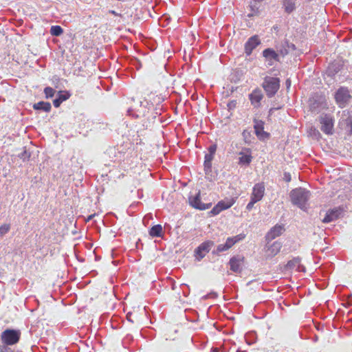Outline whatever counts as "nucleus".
<instances>
[{
	"label": "nucleus",
	"instance_id": "obj_9",
	"mask_svg": "<svg viewBox=\"0 0 352 352\" xmlns=\"http://www.w3.org/2000/svg\"><path fill=\"white\" fill-rule=\"evenodd\" d=\"M261 44V41L258 35H254L248 38L245 44V53L250 56L252 51Z\"/></svg>",
	"mask_w": 352,
	"mask_h": 352
},
{
	"label": "nucleus",
	"instance_id": "obj_29",
	"mask_svg": "<svg viewBox=\"0 0 352 352\" xmlns=\"http://www.w3.org/2000/svg\"><path fill=\"white\" fill-rule=\"evenodd\" d=\"M289 50L286 46V41L282 43L281 46L277 48L276 53H279V56H285L289 53Z\"/></svg>",
	"mask_w": 352,
	"mask_h": 352
},
{
	"label": "nucleus",
	"instance_id": "obj_7",
	"mask_svg": "<svg viewBox=\"0 0 352 352\" xmlns=\"http://www.w3.org/2000/svg\"><path fill=\"white\" fill-rule=\"evenodd\" d=\"M214 245L212 241H207L202 243L195 250V256L200 261L202 259L206 253L209 252L211 248Z\"/></svg>",
	"mask_w": 352,
	"mask_h": 352
},
{
	"label": "nucleus",
	"instance_id": "obj_2",
	"mask_svg": "<svg viewBox=\"0 0 352 352\" xmlns=\"http://www.w3.org/2000/svg\"><path fill=\"white\" fill-rule=\"evenodd\" d=\"M262 87L269 98L273 97L280 88L278 78L266 76L264 78Z\"/></svg>",
	"mask_w": 352,
	"mask_h": 352
},
{
	"label": "nucleus",
	"instance_id": "obj_33",
	"mask_svg": "<svg viewBox=\"0 0 352 352\" xmlns=\"http://www.w3.org/2000/svg\"><path fill=\"white\" fill-rule=\"evenodd\" d=\"M19 157L25 162L30 157V153H28L26 150H24L23 152L19 154Z\"/></svg>",
	"mask_w": 352,
	"mask_h": 352
},
{
	"label": "nucleus",
	"instance_id": "obj_20",
	"mask_svg": "<svg viewBox=\"0 0 352 352\" xmlns=\"http://www.w3.org/2000/svg\"><path fill=\"white\" fill-rule=\"evenodd\" d=\"M324 98H320L319 100L313 99L310 101L309 107L313 112H319L321 108H324Z\"/></svg>",
	"mask_w": 352,
	"mask_h": 352
},
{
	"label": "nucleus",
	"instance_id": "obj_26",
	"mask_svg": "<svg viewBox=\"0 0 352 352\" xmlns=\"http://www.w3.org/2000/svg\"><path fill=\"white\" fill-rule=\"evenodd\" d=\"M162 227L160 224L153 226L149 231V234L153 237H160L162 236Z\"/></svg>",
	"mask_w": 352,
	"mask_h": 352
},
{
	"label": "nucleus",
	"instance_id": "obj_14",
	"mask_svg": "<svg viewBox=\"0 0 352 352\" xmlns=\"http://www.w3.org/2000/svg\"><path fill=\"white\" fill-rule=\"evenodd\" d=\"M243 263V257L240 256H233L230 258L229 264L230 265V270L236 273L241 272L242 268L241 265Z\"/></svg>",
	"mask_w": 352,
	"mask_h": 352
},
{
	"label": "nucleus",
	"instance_id": "obj_43",
	"mask_svg": "<svg viewBox=\"0 0 352 352\" xmlns=\"http://www.w3.org/2000/svg\"><path fill=\"white\" fill-rule=\"evenodd\" d=\"M132 314L131 313H128L127 315H126V318L129 321L131 322H134V320L133 319H132Z\"/></svg>",
	"mask_w": 352,
	"mask_h": 352
},
{
	"label": "nucleus",
	"instance_id": "obj_23",
	"mask_svg": "<svg viewBox=\"0 0 352 352\" xmlns=\"http://www.w3.org/2000/svg\"><path fill=\"white\" fill-rule=\"evenodd\" d=\"M70 97V94L67 91H65L64 94H63L62 91L58 92V97L55 98L53 100V104L55 107H60V104L67 100Z\"/></svg>",
	"mask_w": 352,
	"mask_h": 352
},
{
	"label": "nucleus",
	"instance_id": "obj_27",
	"mask_svg": "<svg viewBox=\"0 0 352 352\" xmlns=\"http://www.w3.org/2000/svg\"><path fill=\"white\" fill-rule=\"evenodd\" d=\"M241 156L239 159V163L241 165H248L252 161V156L250 154H243L241 151L239 153Z\"/></svg>",
	"mask_w": 352,
	"mask_h": 352
},
{
	"label": "nucleus",
	"instance_id": "obj_49",
	"mask_svg": "<svg viewBox=\"0 0 352 352\" xmlns=\"http://www.w3.org/2000/svg\"><path fill=\"white\" fill-rule=\"evenodd\" d=\"M135 61L136 63H138V64H140V62H139V60H135Z\"/></svg>",
	"mask_w": 352,
	"mask_h": 352
},
{
	"label": "nucleus",
	"instance_id": "obj_16",
	"mask_svg": "<svg viewBox=\"0 0 352 352\" xmlns=\"http://www.w3.org/2000/svg\"><path fill=\"white\" fill-rule=\"evenodd\" d=\"M342 210L340 208L332 209L326 214L322 219L323 223H329L337 219L342 214Z\"/></svg>",
	"mask_w": 352,
	"mask_h": 352
},
{
	"label": "nucleus",
	"instance_id": "obj_36",
	"mask_svg": "<svg viewBox=\"0 0 352 352\" xmlns=\"http://www.w3.org/2000/svg\"><path fill=\"white\" fill-rule=\"evenodd\" d=\"M257 201L251 199L250 198V201L248 204L247 206H246V209L248 210V211H250L253 207H254V205L256 203Z\"/></svg>",
	"mask_w": 352,
	"mask_h": 352
},
{
	"label": "nucleus",
	"instance_id": "obj_41",
	"mask_svg": "<svg viewBox=\"0 0 352 352\" xmlns=\"http://www.w3.org/2000/svg\"><path fill=\"white\" fill-rule=\"evenodd\" d=\"M346 122L347 126H349V125H350V126H351V131L352 132V118L349 117V118L346 120Z\"/></svg>",
	"mask_w": 352,
	"mask_h": 352
},
{
	"label": "nucleus",
	"instance_id": "obj_13",
	"mask_svg": "<svg viewBox=\"0 0 352 352\" xmlns=\"http://www.w3.org/2000/svg\"><path fill=\"white\" fill-rule=\"evenodd\" d=\"M263 98V94L260 89H255L250 95L249 99L251 104L255 107L258 108L261 106V101Z\"/></svg>",
	"mask_w": 352,
	"mask_h": 352
},
{
	"label": "nucleus",
	"instance_id": "obj_22",
	"mask_svg": "<svg viewBox=\"0 0 352 352\" xmlns=\"http://www.w3.org/2000/svg\"><path fill=\"white\" fill-rule=\"evenodd\" d=\"M33 108L35 110L43 111L45 112H50L52 106L48 102L41 101L33 104Z\"/></svg>",
	"mask_w": 352,
	"mask_h": 352
},
{
	"label": "nucleus",
	"instance_id": "obj_8",
	"mask_svg": "<svg viewBox=\"0 0 352 352\" xmlns=\"http://www.w3.org/2000/svg\"><path fill=\"white\" fill-rule=\"evenodd\" d=\"M263 56L265 58L269 66L274 65L275 62L280 61L279 53L272 48H267L263 51Z\"/></svg>",
	"mask_w": 352,
	"mask_h": 352
},
{
	"label": "nucleus",
	"instance_id": "obj_30",
	"mask_svg": "<svg viewBox=\"0 0 352 352\" xmlns=\"http://www.w3.org/2000/svg\"><path fill=\"white\" fill-rule=\"evenodd\" d=\"M55 92L56 91L50 87H47L44 89V94L46 98H52L54 96Z\"/></svg>",
	"mask_w": 352,
	"mask_h": 352
},
{
	"label": "nucleus",
	"instance_id": "obj_19",
	"mask_svg": "<svg viewBox=\"0 0 352 352\" xmlns=\"http://www.w3.org/2000/svg\"><path fill=\"white\" fill-rule=\"evenodd\" d=\"M286 267L289 270L295 269L297 271H302L304 267L300 265V258L296 257L288 261Z\"/></svg>",
	"mask_w": 352,
	"mask_h": 352
},
{
	"label": "nucleus",
	"instance_id": "obj_21",
	"mask_svg": "<svg viewBox=\"0 0 352 352\" xmlns=\"http://www.w3.org/2000/svg\"><path fill=\"white\" fill-rule=\"evenodd\" d=\"M250 12L248 14V17L251 18L254 16H258L260 13L258 2L256 0L252 1L249 6Z\"/></svg>",
	"mask_w": 352,
	"mask_h": 352
},
{
	"label": "nucleus",
	"instance_id": "obj_1",
	"mask_svg": "<svg viewBox=\"0 0 352 352\" xmlns=\"http://www.w3.org/2000/svg\"><path fill=\"white\" fill-rule=\"evenodd\" d=\"M309 191L302 188L294 189L290 193L292 204L302 210H305L307 208V204L309 199Z\"/></svg>",
	"mask_w": 352,
	"mask_h": 352
},
{
	"label": "nucleus",
	"instance_id": "obj_48",
	"mask_svg": "<svg viewBox=\"0 0 352 352\" xmlns=\"http://www.w3.org/2000/svg\"><path fill=\"white\" fill-rule=\"evenodd\" d=\"M94 215L95 214H92V215L89 216L88 218H87V221L91 220Z\"/></svg>",
	"mask_w": 352,
	"mask_h": 352
},
{
	"label": "nucleus",
	"instance_id": "obj_24",
	"mask_svg": "<svg viewBox=\"0 0 352 352\" xmlns=\"http://www.w3.org/2000/svg\"><path fill=\"white\" fill-rule=\"evenodd\" d=\"M341 69V65L338 63H331L327 70V74L329 76L333 77L335 76Z\"/></svg>",
	"mask_w": 352,
	"mask_h": 352
},
{
	"label": "nucleus",
	"instance_id": "obj_46",
	"mask_svg": "<svg viewBox=\"0 0 352 352\" xmlns=\"http://www.w3.org/2000/svg\"><path fill=\"white\" fill-rule=\"evenodd\" d=\"M109 13L113 14V15H118V13L116 12H115L114 10H109Z\"/></svg>",
	"mask_w": 352,
	"mask_h": 352
},
{
	"label": "nucleus",
	"instance_id": "obj_42",
	"mask_svg": "<svg viewBox=\"0 0 352 352\" xmlns=\"http://www.w3.org/2000/svg\"><path fill=\"white\" fill-rule=\"evenodd\" d=\"M3 349L5 351V352H14L11 348L9 347L10 345H6L4 344H3Z\"/></svg>",
	"mask_w": 352,
	"mask_h": 352
},
{
	"label": "nucleus",
	"instance_id": "obj_40",
	"mask_svg": "<svg viewBox=\"0 0 352 352\" xmlns=\"http://www.w3.org/2000/svg\"><path fill=\"white\" fill-rule=\"evenodd\" d=\"M284 179L287 182H290L291 181V175L289 173H285Z\"/></svg>",
	"mask_w": 352,
	"mask_h": 352
},
{
	"label": "nucleus",
	"instance_id": "obj_34",
	"mask_svg": "<svg viewBox=\"0 0 352 352\" xmlns=\"http://www.w3.org/2000/svg\"><path fill=\"white\" fill-rule=\"evenodd\" d=\"M242 135L245 142L250 143L251 142V132L248 130H244L242 133Z\"/></svg>",
	"mask_w": 352,
	"mask_h": 352
},
{
	"label": "nucleus",
	"instance_id": "obj_12",
	"mask_svg": "<svg viewBox=\"0 0 352 352\" xmlns=\"http://www.w3.org/2000/svg\"><path fill=\"white\" fill-rule=\"evenodd\" d=\"M234 201L233 199L220 201L210 211L212 215H217L222 210L230 208Z\"/></svg>",
	"mask_w": 352,
	"mask_h": 352
},
{
	"label": "nucleus",
	"instance_id": "obj_39",
	"mask_svg": "<svg viewBox=\"0 0 352 352\" xmlns=\"http://www.w3.org/2000/svg\"><path fill=\"white\" fill-rule=\"evenodd\" d=\"M217 150V146L215 144H212L208 148V153H211L214 155Z\"/></svg>",
	"mask_w": 352,
	"mask_h": 352
},
{
	"label": "nucleus",
	"instance_id": "obj_37",
	"mask_svg": "<svg viewBox=\"0 0 352 352\" xmlns=\"http://www.w3.org/2000/svg\"><path fill=\"white\" fill-rule=\"evenodd\" d=\"M234 241H235V243L243 240L244 238H245V234H238L234 237H232Z\"/></svg>",
	"mask_w": 352,
	"mask_h": 352
},
{
	"label": "nucleus",
	"instance_id": "obj_38",
	"mask_svg": "<svg viewBox=\"0 0 352 352\" xmlns=\"http://www.w3.org/2000/svg\"><path fill=\"white\" fill-rule=\"evenodd\" d=\"M286 46L287 47L289 52L294 51L296 50V46L293 43H290L288 41H286Z\"/></svg>",
	"mask_w": 352,
	"mask_h": 352
},
{
	"label": "nucleus",
	"instance_id": "obj_45",
	"mask_svg": "<svg viewBox=\"0 0 352 352\" xmlns=\"http://www.w3.org/2000/svg\"><path fill=\"white\" fill-rule=\"evenodd\" d=\"M286 85H287V87H290V85H291V81H290V80H289V79H287V80H286Z\"/></svg>",
	"mask_w": 352,
	"mask_h": 352
},
{
	"label": "nucleus",
	"instance_id": "obj_6",
	"mask_svg": "<svg viewBox=\"0 0 352 352\" xmlns=\"http://www.w3.org/2000/svg\"><path fill=\"white\" fill-rule=\"evenodd\" d=\"M188 201L192 207L200 210L208 209L212 206L211 203L204 204L201 201L199 191L195 196L190 195L188 197Z\"/></svg>",
	"mask_w": 352,
	"mask_h": 352
},
{
	"label": "nucleus",
	"instance_id": "obj_4",
	"mask_svg": "<svg viewBox=\"0 0 352 352\" xmlns=\"http://www.w3.org/2000/svg\"><path fill=\"white\" fill-rule=\"evenodd\" d=\"M335 98L338 106L343 108L350 101L351 96L347 88L340 87L336 92Z\"/></svg>",
	"mask_w": 352,
	"mask_h": 352
},
{
	"label": "nucleus",
	"instance_id": "obj_11",
	"mask_svg": "<svg viewBox=\"0 0 352 352\" xmlns=\"http://www.w3.org/2000/svg\"><path fill=\"white\" fill-rule=\"evenodd\" d=\"M265 193V185L264 183H257L256 184L252 189V192L251 194L250 198L256 201L257 202L261 201Z\"/></svg>",
	"mask_w": 352,
	"mask_h": 352
},
{
	"label": "nucleus",
	"instance_id": "obj_17",
	"mask_svg": "<svg viewBox=\"0 0 352 352\" xmlns=\"http://www.w3.org/2000/svg\"><path fill=\"white\" fill-rule=\"evenodd\" d=\"M284 230V228L282 226L276 225L267 232L265 238L267 241H272L276 237L280 236Z\"/></svg>",
	"mask_w": 352,
	"mask_h": 352
},
{
	"label": "nucleus",
	"instance_id": "obj_10",
	"mask_svg": "<svg viewBox=\"0 0 352 352\" xmlns=\"http://www.w3.org/2000/svg\"><path fill=\"white\" fill-rule=\"evenodd\" d=\"M254 129L255 134L260 140H264L269 137V133L264 131V122L262 120L254 118Z\"/></svg>",
	"mask_w": 352,
	"mask_h": 352
},
{
	"label": "nucleus",
	"instance_id": "obj_31",
	"mask_svg": "<svg viewBox=\"0 0 352 352\" xmlns=\"http://www.w3.org/2000/svg\"><path fill=\"white\" fill-rule=\"evenodd\" d=\"M10 230V225L8 223L3 224L0 226V236H3L7 234Z\"/></svg>",
	"mask_w": 352,
	"mask_h": 352
},
{
	"label": "nucleus",
	"instance_id": "obj_3",
	"mask_svg": "<svg viewBox=\"0 0 352 352\" xmlns=\"http://www.w3.org/2000/svg\"><path fill=\"white\" fill-rule=\"evenodd\" d=\"M21 338L20 330L7 329L1 334V340L6 345H14L19 342Z\"/></svg>",
	"mask_w": 352,
	"mask_h": 352
},
{
	"label": "nucleus",
	"instance_id": "obj_47",
	"mask_svg": "<svg viewBox=\"0 0 352 352\" xmlns=\"http://www.w3.org/2000/svg\"><path fill=\"white\" fill-rule=\"evenodd\" d=\"M0 352H5L3 344H0Z\"/></svg>",
	"mask_w": 352,
	"mask_h": 352
},
{
	"label": "nucleus",
	"instance_id": "obj_18",
	"mask_svg": "<svg viewBox=\"0 0 352 352\" xmlns=\"http://www.w3.org/2000/svg\"><path fill=\"white\" fill-rule=\"evenodd\" d=\"M214 155L211 153H206L205 155L204 166L205 174L206 175H209L212 173V161L214 158Z\"/></svg>",
	"mask_w": 352,
	"mask_h": 352
},
{
	"label": "nucleus",
	"instance_id": "obj_15",
	"mask_svg": "<svg viewBox=\"0 0 352 352\" xmlns=\"http://www.w3.org/2000/svg\"><path fill=\"white\" fill-rule=\"evenodd\" d=\"M282 247L280 242L275 241L271 245L267 246L265 250V256L267 258H272L276 256Z\"/></svg>",
	"mask_w": 352,
	"mask_h": 352
},
{
	"label": "nucleus",
	"instance_id": "obj_25",
	"mask_svg": "<svg viewBox=\"0 0 352 352\" xmlns=\"http://www.w3.org/2000/svg\"><path fill=\"white\" fill-rule=\"evenodd\" d=\"M283 6L285 11L290 14L296 9V4L293 0H283Z\"/></svg>",
	"mask_w": 352,
	"mask_h": 352
},
{
	"label": "nucleus",
	"instance_id": "obj_35",
	"mask_svg": "<svg viewBox=\"0 0 352 352\" xmlns=\"http://www.w3.org/2000/svg\"><path fill=\"white\" fill-rule=\"evenodd\" d=\"M235 244V241H234L232 237H229L227 239L226 245V248L230 249L231 247H232Z\"/></svg>",
	"mask_w": 352,
	"mask_h": 352
},
{
	"label": "nucleus",
	"instance_id": "obj_5",
	"mask_svg": "<svg viewBox=\"0 0 352 352\" xmlns=\"http://www.w3.org/2000/svg\"><path fill=\"white\" fill-rule=\"evenodd\" d=\"M320 122L321 124V131L326 134H332L334 124L333 116L330 114H322L320 116Z\"/></svg>",
	"mask_w": 352,
	"mask_h": 352
},
{
	"label": "nucleus",
	"instance_id": "obj_32",
	"mask_svg": "<svg viewBox=\"0 0 352 352\" xmlns=\"http://www.w3.org/2000/svg\"><path fill=\"white\" fill-rule=\"evenodd\" d=\"M229 250L226 248V245L225 244H220L217 247L216 250H214L212 252L213 254H219L220 252H224Z\"/></svg>",
	"mask_w": 352,
	"mask_h": 352
},
{
	"label": "nucleus",
	"instance_id": "obj_28",
	"mask_svg": "<svg viewBox=\"0 0 352 352\" xmlns=\"http://www.w3.org/2000/svg\"><path fill=\"white\" fill-rule=\"evenodd\" d=\"M63 32V28L60 25H53L50 29V34L54 36H59Z\"/></svg>",
	"mask_w": 352,
	"mask_h": 352
},
{
	"label": "nucleus",
	"instance_id": "obj_44",
	"mask_svg": "<svg viewBox=\"0 0 352 352\" xmlns=\"http://www.w3.org/2000/svg\"><path fill=\"white\" fill-rule=\"evenodd\" d=\"M279 109V107H277V108L272 107V108H271V109H270V113H272V112H273L274 111L277 110V109Z\"/></svg>",
	"mask_w": 352,
	"mask_h": 352
}]
</instances>
